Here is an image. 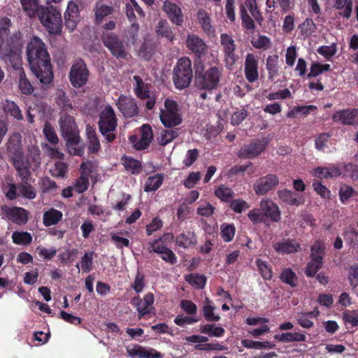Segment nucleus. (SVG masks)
Instances as JSON below:
<instances>
[{
  "instance_id": "49",
  "label": "nucleus",
  "mask_w": 358,
  "mask_h": 358,
  "mask_svg": "<svg viewBox=\"0 0 358 358\" xmlns=\"http://www.w3.org/2000/svg\"><path fill=\"white\" fill-rule=\"evenodd\" d=\"M196 242V236L194 233H189L188 235L181 234L176 238V244L183 248H188Z\"/></svg>"
},
{
  "instance_id": "3",
  "label": "nucleus",
  "mask_w": 358,
  "mask_h": 358,
  "mask_svg": "<svg viewBox=\"0 0 358 358\" xmlns=\"http://www.w3.org/2000/svg\"><path fill=\"white\" fill-rule=\"evenodd\" d=\"M195 85L199 90L211 92L217 89L222 76L223 68L221 66H210L205 70L201 60L194 62Z\"/></svg>"
},
{
  "instance_id": "41",
  "label": "nucleus",
  "mask_w": 358,
  "mask_h": 358,
  "mask_svg": "<svg viewBox=\"0 0 358 358\" xmlns=\"http://www.w3.org/2000/svg\"><path fill=\"white\" fill-rule=\"evenodd\" d=\"M164 176L162 174H155L150 176L145 184L144 191L146 192H155L162 185Z\"/></svg>"
},
{
  "instance_id": "51",
  "label": "nucleus",
  "mask_w": 358,
  "mask_h": 358,
  "mask_svg": "<svg viewBox=\"0 0 358 358\" xmlns=\"http://www.w3.org/2000/svg\"><path fill=\"white\" fill-rule=\"evenodd\" d=\"M200 331L209 336L222 337L225 331L221 327H215L214 324H206L201 326Z\"/></svg>"
},
{
  "instance_id": "22",
  "label": "nucleus",
  "mask_w": 358,
  "mask_h": 358,
  "mask_svg": "<svg viewBox=\"0 0 358 358\" xmlns=\"http://www.w3.org/2000/svg\"><path fill=\"white\" fill-rule=\"evenodd\" d=\"M278 199L283 203L299 207L305 203L304 196L288 189H280L277 192Z\"/></svg>"
},
{
  "instance_id": "59",
  "label": "nucleus",
  "mask_w": 358,
  "mask_h": 358,
  "mask_svg": "<svg viewBox=\"0 0 358 358\" xmlns=\"http://www.w3.org/2000/svg\"><path fill=\"white\" fill-rule=\"evenodd\" d=\"M236 232V227L233 224H223L221 225V236L224 241L230 242L233 240Z\"/></svg>"
},
{
  "instance_id": "24",
  "label": "nucleus",
  "mask_w": 358,
  "mask_h": 358,
  "mask_svg": "<svg viewBox=\"0 0 358 358\" xmlns=\"http://www.w3.org/2000/svg\"><path fill=\"white\" fill-rule=\"evenodd\" d=\"M357 116L358 109L347 108L336 111L332 115V120L343 125H352Z\"/></svg>"
},
{
  "instance_id": "40",
  "label": "nucleus",
  "mask_w": 358,
  "mask_h": 358,
  "mask_svg": "<svg viewBox=\"0 0 358 358\" xmlns=\"http://www.w3.org/2000/svg\"><path fill=\"white\" fill-rule=\"evenodd\" d=\"M239 13L242 26L248 31L255 30L256 25L254 20L248 13L247 9L243 3H241L239 6Z\"/></svg>"
},
{
  "instance_id": "15",
  "label": "nucleus",
  "mask_w": 358,
  "mask_h": 358,
  "mask_svg": "<svg viewBox=\"0 0 358 358\" xmlns=\"http://www.w3.org/2000/svg\"><path fill=\"white\" fill-rule=\"evenodd\" d=\"M267 145L268 141L265 138L254 140L250 144L242 147L238 155L241 158L253 159L264 152Z\"/></svg>"
},
{
  "instance_id": "2",
  "label": "nucleus",
  "mask_w": 358,
  "mask_h": 358,
  "mask_svg": "<svg viewBox=\"0 0 358 358\" xmlns=\"http://www.w3.org/2000/svg\"><path fill=\"white\" fill-rule=\"evenodd\" d=\"M59 124L62 136L66 141L69 152L81 157L85 152V146L80 143V137L74 117L65 113L61 116Z\"/></svg>"
},
{
  "instance_id": "8",
  "label": "nucleus",
  "mask_w": 358,
  "mask_h": 358,
  "mask_svg": "<svg viewBox=\"0 0 358 358\" xmlns=\"http://www.w3.org/2000/svg\"><path fill=\"white\" fill-rule=\"evenodd\" d=\"M159 118L163 125L172 129L182 123V118L180 114V108L177 101L170 99L164 101V108L161 109Z\"/></svg>"
},
{
  "instance_id": "30",
  "label": "nucleus",
  "mask_w": 358,
  "mask_h": 358,
  "mask_svg": "<svg viewBox=\"0 0 358 358\" xmlns=\"http://www.w3.org/2000/svg\"><path fill=\"white\" fill-rule=\"evenodd\" d=\"M62 217L63 214L60 210L51 208L43 213V222L45 227H50L59 223Z\"/></svg>"
},
{
  "instance_id": "21",
  "label": "nucleus",
  "mask_w": 358,
  "mask_h": 358,
  "mask_svg": "<svg viewBox=\"0 0 358 358\" xmlns=\"http://www.w3.org/2000/svg\"><path fill=\"white\" fill-rule=\"evenodd\" d=\"M65 26L69 31H73L80 21V11L77 3L70 1L64 15Z\"/></svg>"
},
{
  "instance_id": "19",
  "label": "nucleus",
  "mask_w": 358,
  "mask_h": 358,
  "mask_svg": "<svg viewBox=\"0 0 358 358\" xmlns=\"http://www.w3.org/2000/svg\"><path fill=\"white\" fill-rule=\"evenodd\" d=\"M259 57L253 53H248L245 57L244 73L246 80L252 83L259 78Z\"/></svg>"
},
{
  "instance_id": "55",
  "label": "nucleus",
  "mask_w": 358,
  "mask_h": 358,
  "mask_svg": "<svg viewBox=\"0 0 358 358\" xmlns=\"http://www.w3.org/2000/svg\"><path fill=\"white\" fill-rule=\"evenodd\" d=\"M43 133L45 139L52 145H56L59 142L58 136L54 127L48 122L45 123Z\"/></svg>"
},
{
  "instance_id": "34",
  "label": "nucleus",
  "mask_w": 358,
  "mask_h": 358,
  "mask_svg": "<svg viewBox=\"0 0 358 358\" xmlns=\"http://www.w3.org/2000/svg\"><path fill=\"white\" fill-rule=\"evenodd\" d=\"M156 32L158 36L165 37L169 41H173L175 38V34L169 26L168 22L165 20H161L156 27Z\"/></svg>"
},
{
  "instance_id": "20",
  "label": "nucleus",
  "mask_w": 358,
  "mask_h": 358,
  "mask_svg": "<svg viewBox=\"0 0 358 358\" xmlns=\"http://www.w3.org/2000/svg\"><path fill=\"white\" fill-rule=\"evenodd\" d=\"M127 352L133 358H162L163 355L154 348L146 349L138 344L127 347Z\"/></svg>"
},
{
  "instance_id": "14",
  "label": "nucleus",
  "mask_w": 358,
  "mask_h": 358,
  "mask_svg": "<svg viewBox=\"0 0 358 358\" xmlns=\"http://www.w3.org/2000/svg\"><path fill=\"white\" fill-rule=\"evenodd\" d=\"M187 48L194 55L196 60H200L208 52V45L206 42L199 36L194 34H189L185 41Z\"/></svg>"
},
{
  "instance_id": "18",
  "label": "nucleus",
  "mask_w": 358,
  "mask_h": 358,
  "mask_svg": "<svg viewBox=\"0 0 358 358\" xmlns=\"http://www.w3.org/2000/svg\"><path fill=\"white\" fill-rule=\"evenodd\" d=\"M141 133L140 139L136 136L129 137V141L137 150H143L148 148L153 139L152 129L150 124H143L141 127Z\"/></svg>"
},
{
  "instance_id": "32",
  "label": "nucleus",
  "mask_w": 358,
  "mask_h": 358,
  "mask_svg": "<svg viewBox=\"0 0 358 358\" xmlns=\"http://www.w3.org/2000/svg\"><path fill=\"white\" fill-rule=\"evenodd\" d=\"M199 22L203 32L210 36L215 31L211 24V19L209 14L204 9L199 10L197 13Z\"/></svg>"
},
{
  "instance_id": "38",
  "label": "nucleus",
  "mask_w": 358,
  "mask_h": 358,
  "mask_svg": "<svg viewBox=\"0 0 358 358\" xmlns=\"http://www.w3.org/2000/svg\"><path fill=\"white\" fill-rule=\"evenodd\" d=\"M279 278L291 287H296L298 284V278L291 268H285L281 271Z\"/></svg>"
},
{
  "instance_id": "57",
  "label": "nucleus",
  "mask_w": 358,
  "mask_h": 358,
  "mask_svg": "<svg viewBox=\"0 0 358 358\" xmlns=\"http://www.w3.org/2000/svg\"><path fill=\"white\" fill-rule=\"evenodd\" d=\"M215 195L222 201H228L234 196V191L224 185H221L215 191Z\"/></svg>"
},
{
  "instance_id": "52",
  "label": "nucleus",
  "mask_w": 358,
  "mask_h": 358,
  "mask_svg": "<svg viewBox=\"0 0 358 358\" xmlns=\"http://www.w3.org/2000/svg\"><path fill=\"white\" fill-rule=\"evenodd\" d=\"M245 6L247 7L255 20L260 25L264 21V17L257 8L256 0H245Z\"/></svg>"
},
{
  "instance_id": "45",
  "label": "nucleus",
  "mask_w": 358,
  "mask_h": 358,
  "mask_svg": "<svg viewBox=\"0 0 358 358\" xmlns=\"http://www.w3.org/2000/svg\"><path fill=\"white\" fill-rule=\"evenodd\" d=\"M13 242L16 245H28L32 241V236L27 231H15L12 234Z\"/></svg>"
},
{
  "instance_id": "23",
  "label": "nucleus",
  "mask_w": 358,
  "mask_h": 358,
  "mask_svg": "<svg viewBox=\"0 0 358 358\" xmlns=\"http://www.w3.org/2000/svg\"><path fill=\"white\" fill-rule=\"evenodd\" d=\"M163 10L166 13L170 21L177 25L182 26L184 22V16L181 8L176 3L165 1Z\"/></svg>"
},
{
  "instance_id": "62",
  "label": "nucleus",
  "mask_w": 358,
  "mask_h": 358,
  "mask_svg": "<svg viewBox=\"0 0 358 358\" xmlns=\"http://www.w3.org/2000/svg\"><path fill=\"white\" fill-rule=\"evenodd\" d=\"M27 159L31 160L36 167L41 165V151L37 146L32 145L29 147L27 151Z\"/></svg>"
},
{
  "instance_id": "12",
  "label": "nucleus",
  "mask_w": 358,
  "mask_h": 358,
  "mask_svg": "<svg viewBox=\"0 0 358 358\" xmlns=\"http://www.w3.org/2000/svg\"><path fill=\"white\" fill-rule=\"evenodd\" d=\"M1 211L8 220L18 225L25 224L30 215L27 210L22 207H9L6 205L1 206Z\"/></svg>"
},
{
  "instance_id": "33",
  "label": "nucleus",
  "mask_w": 358,
  "mask_h": 358,
  "mask_svg": "<svg viewBox=\"0 0 358 358\" xmlns=\"http://www.w3.org/2000/svg\"><path fill=\"white\" fill-rule=\"evenodd\" d=\"M134 80L136 81L134 90L136 96L141 99L149 98L150 91L148 85L145 84L139 76H134Z\"/></svg>"
},
{
  "instance_id": "50",
  "label": "nucleus",
  "mask_w": 358,
  "mask_h": 358,
  "mask_svg": "<svg viewBox=\"0 0 358 358\" xmlns=\"http://www.w3.org/2000/svg\"><path fill=\"white\" fill-rule=\"evenodd\" d=\"M14 167L17 172V175L23 181H28L31 176L29 165L23 162L15 161Z\"/></svg>"
},
{
  "instance_id": "47",
  "label": "nucleus",
  "mask_w": 358,
  "mask_h": 358,
  "mask_svg": "<svg viewBox=\"0 0 358 358\" xmlns=\"http://www.w3.org/2000/svg\"><path fill=\"white\" fill-rule=\"evenodd\" d=\"M316 316L317 314L315 315L314 312L301 313L298 314L296 321L301 327L310 329L314 325V322L312 321V319Z\"/></svg>"
},
{
  "instance_id": "4",
  "label": "nucleus",
  "mask_w": 358,
  "mask_h": 358,
  "mask_svg": "<svg viewBox=\"0 0 358 358\" xmlns=\"http://www.w3.org/2000/svg\"><path fill=\"white\" fill-rule=\"evenodd\" d=\"M249 220L254 224L279 222L281 220V211L278 205L270 199H263L259 208H253L248 213Z\"/></svg>"
},
{
  "instance_id": "1",
  "label": "nucleus",
  "mask_w": 358,
  "mask_h": 358,
  "mask_svg": "<svg viewBox=\"0 0 358 358\" xmlns=\"http://www.w3.org/2000/svg\"><path fill=\"white\" fill-rule=\"evenodd\" d=\"M27 57L31 71L41 83L50 85L54 75L46 45L38 36H34L27 46Z\"/></svg>"
},
{
  "instance_id": "17",
  "label": "nucleus",
  "mask_w": 358,
  "mask_h": 358,
  "mask_svg": "<svg viewBox=\"0 0 358 358\" xmlns=\"http://www.w3.org/2000/svg\"><path fill=\"white\" fill-rule=\"evenodd\" d=\"M118 110L125 118H131L138 114L136 101L128 96L121 94L115 103Z\"/></svg>"
},
{
  "instance_id": "60",
  "label": "nucleus",
  "mask_w": 358,
  "mask_h": 358,
  "mask_svg": "<svg viewBox=\"0 0 358 358\" xmlns=\"http://www.w3.org/2000/svg\"><path fill=\"white\" fill-rule=\"evenodd\" d=\"M323 264V261H318L317 259L315 260L310 259L305 271L306 276L309 278L314 277L317 272L322 267Z\"/></svg>"
},
{
  "instance_id": "11",
  "label": "nucleus",
  "mask_w": 358,
  "mask_h": 358,
  "mask_svg": "<svg viewBox=\"0 0 358 358\" xmlns=\"http://www.w3.org/2000/svg\"><path fill=\"white\" fill-rule=\"evenodd\" d=\"M101 41L112 55L117 59H127V52L124 41L115 34H103Z\"/></svg>"
},
{
  "instance_id": "43",
  "label": "nucleus",
  "mask_w": 358,
  "mask_h": 358,
  "mask_svg": "<svg viewBox=\"0 0 358 358\" xmlns=\"http://www.w3.org/2000/svg\"><path fill=\"white\" fill-rule=\"evenodd\" d=\"M255 264L257 267L259 273L265 280H270L273 277V271L271 266L267 262L262 259H257Z\"/></svg>"
},
{
  "instance_id": "35",
  "label": "nucleus",
  "mask_w": 358,
  "mask_h": 358,
  "mask_svg": "<svg viewBox=\"0 0 358 358\" xmlns=\"http://www.w3.org/2000/svg\"><path fill=\"white\" fill-rule=\"evenodd\" d=\"M3 108L5 113L17 120H22L23 115L19 106L13 101L6 99L3 103Z\"/></svg>"
},
{
  "instance_id": "54",
  "label": "nucleus",
  "mask_w": 358,
  "mask_h": 358,
  "mask_svg": "<svg viewBox=\"0 0 358 358\" xmlns=\"http://www.w3.org/2000/svg\"><path fill=\"white\" fill-rule=\"evenodd\" d=\"M185 280L192 286L198 289H202L206 283V278L203 275L191 273L185 275Z\"/></svg>"
},
{
  "instance_id": "37",
  "label": "nucleus",
  "mask_w": 358,
  "mask_h": 358,
  "mask_svg": "<svg viewBox=\"0 0 358 358\" xmlns=\"http://www.w3.org/2000/svg\"><path fill=\"white\" fill-rule=\"evenodd\" d=\"M266 7L272 12L276 7H279L281 12H288L294 6L292 0H266Z\"/></svg>"
},
{
  "instance_id": "16",
  "label": "nucleus",
  "mask_w": 358,
  "mask_h": 358,
  "mask_svg": "<svg viewBox=\"0 0 358 358\" xmlns=\"http://www.w3.org/2000/svg\"><path fill=\"white\" fill-rule=\"evenodd\" d=\"M221 45L223 47V52L226 66L230 69L236 62L235 55L236 45L234 40L228 34H222L220 36Z\"/></svg>"
},
{
  "instance_id": "5",
  "label": "nucleus",
  "mask_w": 358,
  "mask_h": 358,
  "mask_svg": "<svg viewBox=\"0 0 358 358\" xmlns=\"http://www.w3.org/2000/svg\"><path fill=\"white\" fill-rule=\"evenodd\" d=\"M38 20L41 24L51 35H60L63 28L61 12L52 5L41 6L38 10Z\"/></svg>"
},
{
  "instance_id": "48",
  "label": "nucleus",
  "mask_w": 358,
  "mask_h": 358,
  "mask_svg": "<svg viewBox=\"0 0 358 358\" xmlns=\"http://www.w3.org/2000/svg\"><path fill=\"white\" fill-rule=\"evenodd\" d=\"M7 58L12 68L15 71V74L20 72V70H24L20 55L16 50H10L7 55Z\"/></svg>"
},
{
  "instance_id": "63",
  "label": "nucleus",
  "mask_w": 358,
  "mask_h": 358,
  "mask_svg": "<svg viewBox=\"0 0 358 358\" xmlns=\"http://www.w3.org/2000/svg\"><path fill=\"white\" fill-rule=\"evenodd\" d=\"M145 287V276L139 270L135 276L134 282L131 284V287L136 293H141Z\"/></svg>"
},
{
  "instance_id": "56",
  "label": "nucleus",
  "mask_w": 358,
  "mask_h": 358,
  "mask_svg": "<svg viewBox=\"0 0 358 358\" xmlns=\"http://www.w3.org/2000/svg\"><path fill=\"white\" fill-rule=\"evenodd\" d=\"M334 7L336 9H343V10L340 14L345 18H349L351 16L352 2L348 0H335Z\"/></svg>"
},
{
  "instance_id": "28",
  "label": "nucleus",
  "mask_w": 358,
  "mask_h": 358,
  "mask_svg": "<svg viewBox=\"0 0 358 358\" xmlns=\"http://www.w3.org/2000/svg\"><path fill=\"white\" fill-rule=\"evenodd\" d=\"M8 150L16 157H22V136L20 133L15 132L10 136L8 142Z\"/></svg>"
},
{
  "instance_id": "9",
  "label": "nucleus",
  "mask_w": 358,
  "mask_h": 358,
  "mask_svg": "<svg viewBox=\"0 0 358 358\" xmlns=\"http://www.w3.org/2000/svg\"><path fill=\"white\" fill-rule=\"evenodd\" d=\"M90 73L87 64L81 58L74 61L71 66L69 78L71 85L75 88H80L87 85Z\"/></svg>"
},
{
  "instance_id": "6",
  "label": "nucleus",
  "mask_w": 358,
  "mask_h": 358,
  "mask_svg": "<svg viewBox=\"0 0 358 358\" xmlns=\"http://www.w3.org/2000/svg\"><path fill=\"white\" fill-rule=\"evenodd\" d=\"M98 126L100 133L108 143H112L116 138L113 133L117 127V119L111 106L107 105L99 115Z\"/></svg>"
},
{
  "instance_id": "61",
  "label": "nucleus",
  "mask_w": 358,
  "mask_h": 358,
  "mask_svg": "<svg viewBox=\"0 0 358 358\" xmlns=\"http://www.w3.org/2000/svg\"><path fill=\"white\" fill-rule=\"evenodd\" d=\"M295 20L296 15L292 12L289 14L286 15L283 18L282 22V31L285 33L289 34L291 33L295 28Z\"/></svg>"
},
{
  "instance_id": "26",
  "label": "nucleus",
  "mask_w": 358,
  "mask_h": 358,
  "mask_svg": "<svg viewBox=\"0 0 358 358\" xmlns=\"http://www.w3.org/2000/svg\"><path fill=\"white\" fill-rule=\"evenodd\" d=\"M18 80L17 85L20 93L25 96L31 95L34 92L33 83L27 78L24 70H20V72L16 74Z\"/></svg>"
},
{
  "instance_id": "58",
  "label": "nucleus",
  "mask_w": 358,
  "mask_h": 358,
  "mask_svg": "<svg viewBox=\"0 0 358 358\" xmlns=\"http://www.w3.org/2000/svg\"><path fill=\"white\" fill-rule=\"evenodd\" d=\"M18 189L20 194L28 199L36 198V193L34 187L27 181H23V183L18 185Z\"/></svg>"
},
{
  "instance_id": "64",
  "label": "nucleus",
  "mask_w": 358,
  "mask_h": 358,
  "mask_svg": "<svg viewBox=\"0 0 358 358\" xmlns=\"http://www.w3.org/2000/svg\"><path fill=\"white\" fill-rule=\"evenodd\" d=\"M342 319L345 324H350L352 327H358V310H345Z\"/></svg>"
},
{
  "instance_id": "25",
  "label": "nucleus",
  "mask_w": 358,
  "mask_h": 358,
  "mask_svg": "<svg viewBox=\"0 0 358 358\" xmlns=\"http://www.w3.org/2000/svg\"><path fill=\"white\" fill-rule=\"evenodd\" d=\"M92 11L94 15V22L99 25L106 17L113 14L114 8L105 4L102 0H99L94 3Z\"/></svg>"
},
{
  "instance_id": "42",
  "label": "nucleus",
  "mask_w": 358,
  "mask_h": 358,
  "mask_svg": "<svg viewBox=\"0 0 358 358\" xmlns=\"http://www.w3.org/2000/svg\"><path fill=\"white\" fill-rule=\"evenodd\" d=\"M278 55L268 56L266 59V67L268 73V79L273 81L278 76L279 69L278 66Z\"/></svg>"
},
{
  "instance_id": "29",
  "label": "nucleus",
  "mask_w": 358,
  "mask_h": 358,
  "mask_svg": "<svg viewBox=\"0 0 358 358\" xmlns=\"http://www.w3.org/2000/svg\"><path fill=\"white\" fill-rule=\"evenodd\" d=\"M273 248L277 252L281 254H290L300 250L299 244L289 239L275 243Z\"/></svg>"
},
{
  "instance_id": "46",
  "label": "nucleus",
  "mask_w": 358,
  "mask_h": 358,
  "mask_svg": "<svg viewBox=\"0 0 358 358\" xmlns=\"http://www.w3.org/2000/svg\"><path fill=\"white\" fill-rule=\"evenodd\" d=\"M298 29L301 36L307 38L315 31L316 25L312 19L306 18L298 26Z\"/></svg>"
},
{
  "instance_id": "44",
  "label": "nucleus",
  "mask_w": 358,
  "mask_h": 358,
  "mask_svg": "<svg viewBox=\"0 0 358 358\" xmlns=\"http://www.w3.org/2000/svg\"><path fill=\"white\" fill-rule=\"evenodd\" d=\"M22 8L29 17L38 15V10L41 8L38 0H20Z\"/></svg>"
},
{
  "instance_id": "13",
  "label": "nucleus",
  "mask_w": 358,
  "mask_h": 358,
  "mask_svg": "<svg viewBox=\"0 0 358 358\" xmlns=\"http://www.w3.org/2000/svg\"><path fill=\"white\" fill-rule=\"evenodd\" d=\"M279 185V178L274 173H268L258 178L253 185V189L257 195H265L275 189Z\"/></svg>"
},
{
  "instance_id": "36",
  "label": "nucleus",
  "mask_w": 358,
  "mask_h": 358,
  "mask_svg": "<svg viewBox=\"0 0 358 358\" xmlns=\"http://www.w3.org/2000/svg\"><path fill=\"white\" fill-rule=\"evenodd\" d=\"M122 164L124 166L125 169L131 174L137 175L141 171L142 165L140 161L127 156L122 158Z\"/></svg>"
},
{
  "instance_id": "39",
  "label": "nucleus",
  "mask_w": 358,
  "mask_h": 358,
  "mask_svg": "<svg viewBox=\"0 0 358 358\" xmlns=\"http://www.w3.org/2000/svg\"><path fill=\"white\" fill-rule=\"evenodd\" d=\"M179 136V129H164L157 137V142L162 146H165Z\"/></svg>"
},
{
  "instance_id": "10",
  "label": "nucleus",
  "mask_w": 358,
  "mask_h": 358,
  "mask_svg": "<svg viewBox=\"0 0 358 358\" xmlns=\"http://www.w3.org/2000/svg\"><path fill=\"white\" fill-rule=\"evenodd\" d=\"M154 302L155 296L152 292L146 293L143 298L138 295L131 299V303L137 310L138 320L150 318L151 315H155Z\"/></svg>"
},
{
  "instance_id": "27",
  "label": "nucleus",
  "mask_w": 358,
  "mask_h": 358,
  "mask_svg": "<svg viewBox=\"0 0 358 358\" xmlns=\"http://www.w3.org/2000/svg\"><path fill=\"white\" fill-rule=\"evenodd\" d=\"M86 135L87 140V148L89 153H97L101 149V145L96 130L91 125L86 126Z\"/></svg>"
},
{
  "instance_id": "53",
  "label": "nucleus",
  "mask_w": 358,
  "mask_h": 358,
  "mask_svg": "<svg viewBox=\"0 0 358 358\" xmlns=\"http://www.w3.org/2000/svg\"><path fill=\"white\" fill-rule=\"evenodd\" d=\"M325 251V245L319 241L310 247V259L318 261H323Z\"/></svg>"
},
{
  "instance_id": "7",
  "label": "nucleus",
  "mask_w": 358,
  "mask_h": 358,
  "mask_svg": "<svg viewBox=\"0 0 358 358\" xmlns=\"http://www.w3.org/2000/svg\"><path fill=\"white\" fill-rule=\"evenodd\" d=\"M193 78L192 62L189 57L180 58L173 70V81L177 89H185L190 85Z\"/></svg>"
},
{
  "instance_id": "31",
  "label": "nucleus",
  "mask_w": 358,
  "mask_h": 358,
  "mask_svg": "<svg viewBox=\"0 0 358 358\" xmlns=\"http://www.w3.org/2000/svg\"><path fill=\"white\" fill-rule=\"evenodd\" d=\"M274 339L282 343L300 342L306 341V336L300 332H286L275 334Z\"/></svg>"
}]
</instances>
